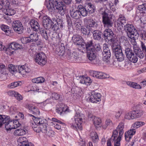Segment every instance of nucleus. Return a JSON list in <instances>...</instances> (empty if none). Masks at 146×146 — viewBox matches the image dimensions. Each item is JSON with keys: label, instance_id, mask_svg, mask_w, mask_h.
<instances>
[{"label": "nucleus", "instance_id": "1a4fd4ad", "mask_svg": "<svg viewBox=\"0 0 146 146\" xmlns=\"http://www.w3.org/2000/svg\"><path fill=\"white\" fill-rule=\"evenodd\" d=\"M101 95L100 94L94 91L91 93L90 95L88 98L86 97L87 101L93 103H97L101 101Z\"/></svg>", "mask_w": 146, "mask_h": 146}, {"label": "nucleus", "instance_id": "9d476101", "mask_svg": "<svg viewBox=\"0 0 146 146\" xmlns=\"http://www.w3.org/2000/svg\"><path fill=\"white\" fill-rule=\"evenodd\" d=\"M12 27L15 31L18 34L23 32L24 28L21 22L19 20L14 21L12 23Z\"/></svg>", "mask_w": 146, "mask_h": 146}, {"label": "nucleus", "instance_id": "603ef678", "mask_svg": "<svg viewBox=\"0 0 146 146\" xmlns=\"http://www.w3.org/2000/svg\"><path fill=\"white\" fill-rule=\"evenodd\" d=\"M2 30L4 31L7 35H9L10 33L9 27L5 25H3L1 27Z\"/></svg>", "mask_w": 146, "mask_h": 146}, {"label": "nucleus", "instance_id": "f257e3e1", "mask_svg": "<svg viewBox=\"0 0 146 146\" xmlns=\"http://www.w3.org/2000/svg\"><path fill=\"white\" fill-rule=\"evenodd\" d=\"M102 60L107 64L109 66L114 65V60L111 58V53L108 45L104 44L103 45V51L102 52Z\"/></svg>", "mask_w": 146, "mask_h": 146}, {"label": "nucleus", "instance_id": "412c9836", "mask_svg": "<svg viewBox=\"0 0 146 146\" xmlns=\"http://www.w3.org/2000/svg\"><path fill=\"white\" fill-rule=\"evenodd\" d=\"M18 68L19 73L23 75H25L31 71L30 69L25 64L21 66H19Z\"/></svg>", "mask_w": 146, "mask_h": 146}, {"label": "nucleus", "instance_id": "c9c22d12", "mask_svg": "<svg viewBox=\"0 0 146 146\" xmlns=\"http://www.w3.org/2000/svg\"><path fill=\"white\" fill-rule=\"evenodd\" d=\"M0 5L1 6V9H3L4 10L9 7V3L7 0H1Z\"/></svg>", "mask_w": 146, "mask_h": 146}, {"label": "nucleus", "instance_id": "de8ad7c7", "mask_svg": "<svg viewBox=\"0 0 146 146\" xmlns=\"http://www.w3.org/2000/svg\"><path fill=\"white\" fill-rule=\"evenodd\" d=\"M30 38L31 40V42H36L38 39V35L36 33H33L30 34Z\"/></svg>", "mask_w": 146, "mask_h": 146}, {"label": "nucleus", "instance_id": "6ab92c4d", "mask_svg": "<svg viewBox=\"0 0 146 146\" xmlns=\"http://www.w3.org/2000/svg\"><path fill=\"white\" fill-rule=\"evenodd\" d=\"M54 0H45L44 4L48 10L51 12H54L55 10Z\"/></svg>", "mask_w": 146, "mask_h": 146}, {"label": "nucleus", "instance_id": "bb28decb", "mask_svg": "<svg viewBox=\"0 0 146 146\" xmlns=\"http://www.w3.org/2000/svg\"><path fill=\"white\" fill-rule=\"evenodd\" d=\"M94 39L96 40H100L102 38V33L98 30H95L92 31Z\"/></svg>", "mask_w": 146, "mask_h": 146}, {"label": "nucleus", "instance_id": "7c9ffc66", "mask_svg": "<svg viewBox=\"0 0 146 146\" xmlns=\"http://www.w3.org/2000/svg\"><path fill=\"white\" fill-rule=\"evenodd\" d=\"M78 9L76 11L72 10L70 11V15L71 17L73 19H79L81 18Z\"/></svg>", "mask_w": 146, "mask_h": 146}, {"label": "nucleus", "instance_id": "b1692460", "mask_svg": "<svg viewBox=\"0 0 146 146\" xmlns=\"http://www.w3.org/2000/svg\"><path fill=\"white\" fill-rule=\"evenodd\" d=\"M6 119V120L7 121L4 123L5 124V127L7 131H10L13 128V125L14 124V123L12 120H10L9 116H8V117Z\"/></svg>", "mask_w": 146, "mask_h": 146}, {"label": "nucleus", "instance_id": "49530a36", "mask_svg": "<svg viewBox=\"0 0 146 146\" xmlns=\"http://www.w3.org/2000/svg\"><path fill=\"white\" fill-rule=\"evenodd\" d=\"M5 14L7 15H12L15 13V10L13 9H6L3 10Z\"/></svg>", "mask_w": 146, "mask_h": 146}, {"label": "nucleus", "instance_id": "aec40b11", "mask_svg": "<svg viewBox=\"0 0 146 146\" xmlns=\"http://www.w3.org/2000/svg\"><path fill=\"white\" fill-rule=\"evenodd\" d=\"M29 23L32 29L34 31L38 32L40 29L39 24L36 20H31Z\"/></svg>", "mask_w": 146, "mask_h": 146}, {"label": "nucleus", "instance_id": "3c124183", "mask_svg": "<svg viewBox=\"0 0 146 146\" xmlns=\"http://www.w3.org/2000/svg\"><path fill=\"white\" fill-rule=\"evenodd\" d=\"M101 72H98L95 71H91L90 72V74L91 76L94 78L99 79L100 77L99 74Z\"/></svg>", "mask_w": 146, "mask_h": 146}, {"label": "nucleus", "instance_id": "a18cd8bd", "mask_svg": "<svg viewBox=\"0 0 146 146\" xmlns=\"http://www.w3.org/2000/svg\"><path fill=\"white\" fill-rule=\"evenodd\" d=\"M45 80V79L43 77H40L32 79V81L34 83H39L44 82Z\"/></svg>", "mask_w": 146, "mask_h": 146}, {"label": "nucleus", "instance_id": "58836bf2", "mask_svg": "<svg viewBox=\"0 0 146 146\" xmlns=\"http://www.w3.org/2000/svg\"><path fill=\"white\" fill-rule=\"evenodd\" d=\"M26 131L24 129H16L14 131V134L15 136H21L25 135L26 133Z\"/></svg>", "mask_w": 146, "mask_h": 146}, {"label": "nucleus", "instance_id": "338daca9", "mask_svg": "<svg viewBox=\"0 0 146 146\" xmlns=\"http://www.w3.org/2000/svg\"><path fill=\"white\" fill-rule=\"evenodd\" d=\"M15 97L19 101L23 99L22 96L17 92L16 93Z\"/></svg>", "mask_w": 146, "mask_h": 146}, {"label": "nucleus", "instance_id": "7ed1b4c3", "mask_svg": "<svg viewBox=\"0 0 146 146\" xmlns=\"http://www.w3.org/2000/svg\"><path fill=\"white\" fill-rule=\"evenodd\" d=\"M124 29L127 33V35L129 38L133 40L139 36L138 33L133 25L127 23L124 26Z\"/></svg>", "mask_w": 146, "mask_h": 146}, {"label": "nucleus", "instance_id": "e433bc0d", "mask_svg": "<svg viewBox=\"0 0 146 146\" xmlns=\"http://www.w3.org/2000/svg\"><path fill=\"white\" fill-rule=\"evenodd\" d=\"M90 136L94 143H97L99 140L98 136L96 132H92L91 133Z\"/></svg>", "mask_w": 146, "mask_h": 146}, {"label": "nucleus", "instance_id": "a878e982", "mask_svg": "<svg viewBox=\"0 0 146 146\" xmlns=\"http://www.w3.org/2000/svg\"><path fill=\"white\" fill-rule=\"evenodd\" d=\"M25 107L33 111V114H39L40 113V111L36 107L33 106L31 104H26Z\"/></svg>", "mask_w": 146, "mask_h": 146}, {"label": "nucleus", "instance_id": "39448f33", "mask_svg": "<svg viewBox=\"0 0 146 146\" xmlns=\"http://www.w3.org/2000/svg\"><path fill=\"white\" fill-rule=\"evenodd\" d=\"M86 52L87 53V57L91 63L96 65H99L101 64L100 60L96 58V52L94 48L90 49Z\"/></svg>", "mask_w": 146, "mask_h": 146}, {"label": "nucleus", "instance_id": "4468645a", "mask_svg": "<svg viewBox=\"0 0 146 146\" xmlns=\"http://www.w3.org/2000/svg\"><path fill=\"white\" fill-rule=\"evenodd\" d=\"M124 123L122 122H121L117 126L116 130L119 131V135L117 138V141L116 144H115V146H116V144L119 146V142L120 141L121 138L124 133V131L123 130L124 128Z\"/></svg>", "mask_w": 146, "mask_h": 146}, {"label": "nucleus", "instance_id": "864d4df0", "mask_svg": "<svg viewBox=\"0 0 146 146\" xmlns=\"http://www.w3.org/2000/svg\"><path fill=\"white\" fill-rule=\"evenodd\" d=\"M8 68L9 71L12 74H13L17 71V69L15 67V66L12 64H10L8 65Z\"/></svg>", "mask_w": 146, "mask_h": 146}, {"label": "nucleus", "instance_id": "a19ab883", "mask_svg": "<svg viewBox=\"0 0 146 146\" xmlns=\"http://www.w3.org/2000/svg\"><path fill=\"white\" fill-rule=\"evenodd\" d=\"M93 123L95 127L96 128L100 126L101 125V119L99 117H94L93 119Z\"/></svg>", "mask_w": 146, "mask_h": 146}, {"label": "nucleus", "instance_id": "72a5a7b5", "mask_svg": "<svg viewBox=\"0 0 146 146\" xmlns=\"http://www.w3.org/2000/svg\"><path fill=\"white\" fill-rule=\"evenodd\" d=\"M124 48L125 53L127 58L134 54L130 46H128L126 45H125Z\"/></svg>", "mask_w": 146, "mask_h": 146}, {"label": "nucleus", "instance_id": "423d86ee", "mask_svg": "<svg viewBox=\"0 0 146 146\" xmlns=\"http://www.w3.org/2000/svg\"><path fill=\"white\" fill-rule=\"evenodd\" d=\"M84 115L82 114L79 113H77L74 116V119L76 125H72V127L75 130H78V129L81 130L82 127L81 126L82 122L83 119L84 118Z\"/></svg>", "mask_w": 146, "mask_h": 146}, {"label": "nucleus", "instance_id": "4be33fe9", "mask_svg": "<svg viewBox=\"0 0 146 146\" xmlns=\"http://www.w3.org/2000/svg\"><path fill=\"white\" fill-rule=\"evenodd\" d=\"M136 130L135 129L132 128L125 132V140L129 142V140L132 138L133 135L135 133Z\"/></svg>", "mask_w": 146, "mask_h": 146}, {"label": "nucleus", "instance_id": "473e14b6", "mask_svg": "<svg viewBox=\"0 0 146 146\" xmlns=\"http://www.w3.org/2000/svg\"><path fill=\"white\" fill-rule=\"evenodd\" d=\"M93 29L89 28L87 26L86 28H82L81 29L80 31L82 34L85 35H89L92 33Z\"/></svg>", "mask_w": 146, "mask_h": 146}, {"label": "nucleus", "instance_id": "09e8293b", "mask_svg": "<svg viewBox=\"0 0 146 146\" xmlns=\"http://www.w3.org/2000/svg\"><path fill=\"white\" fill-rule=\"evenodd\" d=\"M21 83L20 82H15L9 84L8 86L9 88H13L20 86Z\"/></svg>", "mask_w": 146, "mask_h": 146}, {"label": "nucleus", "instance_id": "9b49d317", "mask_svg": "<svg viewBox=\"0 0 146 146\" xmlns=\"http://www.w3.org/2000/svg\"><path fill=\"white\" fill-rule=\"evenodd\" d=\"M65 56L71 62H80V58L78 57L77 54L76 52L71 53L70 51L68 50L66 52Z\"/></svg>", "mask_w": 146, "mask_h": 146}, {"label": "nucleus", "instance_id": "393cba45", "mask_svg": "<svg viewBox=\"0 0 146 146\" xmlns=\"http://www.w3.org/2000/svg\"><path fill=\"white\" fill-rule=\"evenodd\" d=\"M80 16L83 17L86 16L88 14V12L87 10L82 5H79L77 7Z\"/></svg>", "mask_w": 146, "mask_h": 146}, {"label": "nucleus", "instance_id": "f704fd0d", "mask_svg": "<svg viewBox=\"0 0 146 146\" xmlns=\"http://www.w3.org/2000/svg\"><path fill=\"white\" fill-rule=\"evenodd\" d=\"M118 131L117 130H115L113 132L112 135L111 137L110 138L111 140L113 141H114V146H115V144H116V142L117 141V138H118V137H117L118 134ZM120 141L119 142V146H120ZM116 146H118V145L116 144Z\"/></svg>", "mask_w": 146, "mask_h": 146}, {"label": "nucleus", "instance_id": "0e129e2a", "mask_svg": "<svg viewBox=\"0 0 146 146\" xmlns=\"http://www.w3.org/2000/svg\"><path fill=\"white\" fill-rule=\"evenodd\" d=\"M12 121L14 123V124L13 125V129H16L20 126V124L18 120H13Z\"/></svg>", "mask_w": 146, "mask_h": 146}, {"label": "nucleus", "instance_id": "4d7b16f0", "mask_svg": "<svg viewBox=\"0 0 146 146\" xmlns=\"http://www.w3.org/2000/svg\"><path fill=\"white\" fill-rule=\"evenodd\" d=\"M56 23H57L58 27H59V30L62 29L63 27L64 26V23L62 19H61L59 21H58V22H56Z\"/></svg>", "mask_w": 146, "mask_h": 146}, {"label": "nucleus", "instance_id": "f03ea898", "mask_svg": "<svg viewBox=\"0 0 146 146\" xmlns=\"http://www.w3.org/2000/svg\"><path fill=\"white\" fill-rule=\"evenodd\" d=\"M72 0H55V5L58 12L61 15H64L65 13L66 6L64 3L67 5H70Z\"/></svg>", "mask_w": 146, "mask_h": 146}, {"label": "nucleus", "instance_id": "0eeeda50", "mask_svg": "<svg viewBox=\"0 0 146 146\" xmlns=\"http://www.w3.org/2000/svg\"><path fill=\"white\" fill-rule=\"evenodd\" d=\"M104 38L107 39L112 43H113L115 40V35L113 31L110 29H106L103 32Z\"/></svg>", "mask_w": 146, "mask_h": 146}, {"label": "nucleus", "instance_id": "cd10ccee", "mask_svg": "<svg viewBox=\"0 0 146 146\" xmlns=\"http://www.w3.org/2000/svg\"><path fill=\"white\" fill-rule=\"evenodd\" d=\"M72 39L74 43L78 45L81 46V44L84 42L82 37L78 35H74L72 37Z\"/></svg>", "mask_w": 146, "mask_h": 146}, {"label": "nucleus", "instance_id": "680f3d73", "mask_svg": "<svg viewBox=\"0 0 146 146\" xmlns=\"http://www.w3.org/2000/svg\"><path fill=\"white\" fill-rule=\"evenodd\" d=\"M138 8L140 11H146V3L139 5Z\"/></svg>", "mask_w": 146, "mask_h": 146}, {"label": "nucleus", "instance_id": "5fc2aeb1", "mask_svg": "<svg viewBox=\"0 0 146 146\" xmlns=\"http://www.w3.org/2000/svg\"><path fill=\"white\" fill-rule=\"evenodd\" d=\"M21 41L23 44H26L31 42L30 36L29 37H23L21 39Z\"/></svg>", "mask_w": 146, "mask_h": 146}, {"label": "nucleus", "instance_id": "a211bd4d", "mask_svg": "<svg viewBox=\"0 0 146 146\" xmlns=\"http://www.w3.org/2000/svg\"><path fill=\"white\" fill-rule=\"evenodd\" d=\"M126 19L125 16L122 15H120L119 17L117 19L116 22L115 23V25H117V27H120L121 28V27H123V25L126 23Z\"/></svg>", "mask_w": 146, "mask_h": 146}, {"label": "nucleus", "instance_id": "ea45409f", "mask_svg": "<svg viewBox=\"0 0 146 146\" xmlns=\"http://www.w3.org/2000/svg\"><path fill=\"white\" fill-rule=\"evenodd\" d=\"M134 52L135 55L140 58H143L144 56V54L143 52L141 49L137 48L134 50Z\"/></svg>", "mask_w": 146, "mask_h": 146}, {"label": "nucleus", "instance_id": "6e6552de", "mask_svg": "<svg viewBox=\"0 0 146 146\" xmlns=\"http://www.w3.org/2000/svg\"><path fill=\"white\" fill-rule=\"evenodd\" d=\"M35 58V62L41 66L44 65L46 62V56L43 52L37 54Z\"/></svg>", "mask_w": 146, "mask_h": 146}, {"label": "nucleus", "instance_id": "052dcab7", "mask_svg": "<svg viewBox=\"0 0 146 146\" xmlns=\"http://www.w3.org/2000/svg\"><path fill=\"white\" fill-rule=\"evenodd\" d=\"M125 6V7L126 9L129 11H130L132 10L133 9V3H130L128 4H126Z\"/></svg>", "mask_w": 146, "mask_h": 146}, {"label": "nucleus", "instance_id": "37998d69", "mask_svg": "<svg viewBox=\"0 0 146 146\" xmlns=\"http://www.w3.org/2000/svg\"><path fill=\"white\" fill-rule=\"evenodd\" d=\"M145 124V123L143 122L137 121L133 124L131 128L133 127L134 129H135V130L136 129L144 125Z\"/></svg>", "mask_w": 146, "mask_h": 146}, {"label": "nucleus", "instance_id": "dca6fc26", "mask_svg": "<svg viewBox=\"0 0 146 146\" xmlns=\"http://www.w3.org/2000/svg\"><path fill=\"white\" fill-rule=\"evenodd\" d=\"M35 124L36 125L40 126L42 125L45 128L48 125L47 120L42 117L35 118L33 119Z\"/></svg>", "mask_w": 146, "mask_h": 146}, {"label": "nucleus", "instance_id": "2f4dec72", "mask_svg": "<svg viewBox=\"0 0 146 146\" xmlns=\"http://www.w3.org/2000/svg\"><path fill=\"white\" fill-rule=\"evenodd\" d=\"M134 119L139 118L143 114V112L141 109H136L133 110Z\"/></svg>", "mask_w": 146, "mask_h": 146}, {"label": "nucleus", "instance_id": "4c0bfd02", "mask_svg": "<svg viewBox=\"0 0 146 146\" xmlns=\"http://www.w3.org/2000/svg\"><path fill=\"white\" fill-rule=\"evenodd\" d=\"M38 31H39V32L42 37L46 40L48 41V36L47 33L46 31L42 28H40Z\"/></svg>", "mask_w": 146, "mask_h": 146}, {"label": "nucleus", "instance_id": "2eb2a0df", "mask_svg": "<svg viewBox=\"0 0 146 146\" xmlns=\"http://www.w3.org/2000/svg\"><path fill=\"white\" fill-rule=\"evenodd\" d=\"M93 41L92 40L88 42H82L81 44L80 48L81 50H84V51H86L92 48H93Z\"/></svg>", "mask_w": 146, "mask_h": 146}, {"label": "nucleus", "instance_id": "c03bdc74", "mask_svg": "<svg viewBox=\"0 0 146 146\" xmlns=\"http://www.w3.org/2000/svg\"><path fill=\"white\" fill-rule=\"evenodd\" d=\"M124 118L129 120L134 119L133 110L126 113L125 114Z\"/></svg>", "mask_w": 146, "mask_h": 146}, {"label": "nucleus", "instance_id": "8fccbe9b", "mask_svg": "<svg viewBox=\"0 0 146 146\" xmlns=\"http://www.w3.org/2000/svg\"><path fill=\"white\" fill-rule=\"evenodd\" d=\"M8 116L0 115V127H1L3 124L5 123L6 118Z\"/></svg>", "mask_w": 146, "mask_h": 146}, {"label": "nucleus", "instance_id": "e2e57ef3", "mask_svg": "<svg viewBox=\"0 0 146 146\" xmlns=\"http://www.w3.org/2000/svg\"><path fill=\"white\" fill-rule=\"evenodd\" d=\"M56 111L57 113L60 115L62 114V110L61 105H60V106L58 105L56 107Z\"/></svg>", "mask_w": 146, "mask_h": 146}, {"label": "nucleus", "instance_id": "13d9d810", "mask_svg": "<svg viewBox=\"0 0 146 146\" xmlns=\"http://www.w3.org/2000/svg\"><path fill=\"white\" fill-rule=\"evenodd\" d=\"M45 132H43V133H45L49 137H51L53 136V131L52 130H50V129L48 131L47 127H45Z\"/></svg>", "mask_w": 146, "mask_h": 146}, {"label": "nucleus", "instance_id": "5701e85b", "mask_svg": "<svg viewBox=\"0 0 146 146\" xmlns=\"http://www.w3.org/2000/svg\"><path fill=\"white\" fill-rule=\"evenodd\" d=\"M65 48L64 46H59L56 49L55 52L56 54L60 56H64L66 54V52H65Z\"/></svg>", "mask_w": 146, "mask_h": 146}, {"label": "nucleus", "instance_id": "f3484780", "mask_svg": "<svg viewBox=\"0 0 146 146\" xmlns=\"http://www.w3.org/2000/svg\"><path fill=\"white\" fill-rule=\"evenodd\" d=\"M19 146H34L31 143H29L27 138L23 137H20L17 140Z\"/></svg>", "mask_w": 146, "mask_h": 146}, {"label": "nucleus", "instance_id": "20e7f679", "mask_svg": "<svg viewBox=\"0 0 146 146\" xmlns=\"http://www.w3.org/2000/svg\"><path fill=\"white\" fill-rule=\"evenodd\" d=\"M101 14L102 15V22L104 26L108 27H112L113 23L112 19L113 15L111 14L107 10L102 12Z\"/></svg>", "mask_w": 146, "mask_h": 146}, {"label": "nucleus", "instance_id": "774afa93", "mask_svg": "<svg viewBox=\"0 0 146 146\" xmlns=\"http://www.w3.org/2000/svg\"><path fill=\"white\" fill-rule=\"evenodd\" d=\"M141 48L142 50V51L145 54V56H146V46L142 42L141 44Z\"/></svg>", "mask_w": 146, "mask_h": 146}, {"label": "nucleus", "instance_id": "69168bd1", "mask_svg": "<svg viewBox=\"0 0 146 146\" xmlns=\"http://www.w3.org/2000/svg\"><path fill=\"white\" fill-rule=\"evenodd\" d=\"M97 25L96 23L93 21H92V22L90 23L89 25H87L88 27L90 29H93L94 26H95Z\"/></svg>", "mask_w": 146, "mask_h": 146}, {"label": "nucleus", "instance_id": "c756f323", "mask_svg": "<svg viewBox=\"0 0 146 146\" xmlns=\"http://www.w3.org/2000/svg\"><path fill=\"white\" fill-rule=\"evenodd\" d=\"M21 46L19 43L17 42L11 43L9 45L8 48L7 49V50H10L11 49L13 50H16L20 48H21Z\"/></svg>", "mask_w": 146, "mask_h": 146}, {"label": "nucleus", "instance_id": "f8f14e48", "mask_svg": "<svg viewBox=\"0 0 146 146\" xmlns=\"http://www.w3.org/2000/svg\"><path fill=\"white\" fill-rule=\"evenodd\" d=\"M113 51L114 52L115 55L118 61H122L124 60V55L120 47H116L115 48H113Z\"/></svg>", "mask_w": 146, "mask_h": 146}, {"label": "nucleus", "instance_id": "79ce46f5", "mask_svg": "<svg viewBox=\"0 0 146 146\" xmlns=\"http://www.w3.org/2000/svg\"><path fill=\"white\" fill-rule=\"evenodd\" d=\"M33 128L34 131L37 132L39 133L40 132L42 131L45 132V128H44V127L40 125V126L38 125H36V126L33 127Z\"/></svg>", "mask_w": 146, "mask_h": 146}, {"label": "nucleus", "instance_id": "ddd939ff", "mask_svg": "<svg viewBox=\"0 0 146 146\" xmlns=\"http://www.w3.org/2000/svg\"><path fill=\"white\" fill-rule=\"evenodd\" d=\"M43 25L45 29L49 30L52 28V25L54 23L52 22L50 17L47 16L43 17Z\"/></svg>", "mask_w": 146, "mask_h": 146}, {"label": "nucleus", "instance_id": "bf43d9fd", "mask_svg": "<svg viewBox=\"0 0 146 146\" xmlns=\"http://www.w3.org/2000/svg\"><path fill=\"white\" fill-rule=\"evenodd\" d=\"M51 96L53 99L56 100H58L60 98V95L54 92L52 93Z\"/></svg>", "mask_w": 146, "mask_h": 146}, {"label": "nucleus", "instance_id": "c85d7f7f", "mask_svg": "<svg viewBox=\"0 0 146 146\" xmlns=\"http://www.w3.org/2000/svg\"><path fill=\"white\" fill-rule=\"evenodd\" d=\"M86 9L90 14H92L95 12L96 9L95 6L90 3H88L86 5Z\"/></svg>", "mask_w": 146, "mask_h": 146}, {"label": "nucleus", "instance_id": "6e6d98bb", "mask_svg": "<svg viewBox=\"0 0 146 146\" xmlns=\"http://www.w3.org/2000/svg\"><path fill=\"white\" fill-rule=\"evenodd\" d=\"M128 58L130 61L134 63L136 62L138 60L137 56L135 55L134 54H133L132 56H131L129 57Z\"/></svg>", "mask_w": 146, "mask_h": 146}]
</instances>
